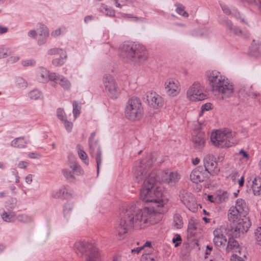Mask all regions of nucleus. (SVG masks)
<instances>
[{
  "label": "nucleus",
  "instance_id": "nucleus-1",
  "mask_svg": "<svg viewBox=\"0 0 261 261\" xmlns=\"http://www.w3.org/2000/svg\"><path fill=\"white\" fill-rule=\"evenodd\" d=\"M154 161L153 154H148L145 159L136 163L133 172L135 181L139 184L142 183L140 199L145 202H150L151 205L147 207L156 212V217H161V214L165 211L166 201L163 198L162 189L155 186L159 178L157 171L151 169Z\"/></svg>",
  "mask_w": 261,
  "mask_h": 261
},
{
  "label": "nucleus",
  "instance_id": "nucleus-2",
  "mask_svg": "<svg viewBox=\"0 0 261 261\" xmlns=\"http://www.w3.org/2000/svg\"><path fill=\"white\" fill-rule=\"evenodd\" d=\"M156 212L153 208L147 207L139 208L135 203L127 205L115 227L114 233L117 239L121 240L125 238L128 230L132 227L141 229L149 224L158 222L161 217H156Z\"/></svg>",
  "mask_w": 261,
  "mask_h": 261
},
{
  "label": "nucleus",
  "instance_id": "nucleus-3",
  "mask_svg": "<svg viewBox=\"0 0 261 261\" xmlns=\"http://www.w3.org/2000/svg\"><path fill=\"white\" fill-rule=\"evenodd\" d=\"M207 79L213 93L218 98L224 99L233 95V85L219 71L208 72Z\"/></svg>",
  "mask_w": 261,
  "mask_h": 261
},
{
  "label": "nucleus",
  "instance_id": "nucleus-4",
  "mask_svg": "<svg viewBox=\"0 0 261 261\" xmlns=\"http://www.w3.org/2000/svg\"><path fill=\"white\" fill-rule=\"evenodd\" d=\"M120 55L123 58L132 60L136 63H143L148 58L145 47L136 43H125L120 47Z\"/></svg>",
  "mask_w": 261,
  "mask_h": 261
},
{
  "label": "nucleus",
  "instance_id": "nucleus-5",
  "mask_svg": "<svg viewBox=\"0 0 261 261\" xmlns=\"http://www.w3.org/2000/svg\"><path fill=\"white\" fill-rule=\"evenodd\" d=\"M73 250L79 256L84 257L85 261H100L98 249L90 242L77 241L73 244Z\"/></svg>",
  "mask_w": 261,
  "mask_h": 261
},
{
  "label": "nucleus",
  "instance_id": "nucleus-6",
  "mask_svg": "<svg viewBox=\"0 0 261 261\" xmlns=\"http://www.w3.org/2000/svg\"><path fill=\"white\" fill-rule=\"evenodd\" d=\"M235 136L236 133L228 129L217 130L212 133L211 141L217 147H229L235 143Z\"/></svg>",
  "mask_w": 261,
  "mask_h": 261
},
{
  "label": "nucleus",
  "instance_id": "nucleus-7",
  "mask_svg": "<svg viewBox=\"0 0 261 261\" xmlns=\"http://www.w3.org/2000/svg\"><path fill=\"white\" fill-rule=\"evenodd\" d=\"M143 114V109L139 98L133 97L127 102L125 115L132 121H137L141 118Z\"/></svg>",
  "mask_w": 261,
  "mask_h": 261
},
{
  "label": "nucleus",
  "instance_id": "nucleus-8",
  "mask_svg": "<svg viewBox=\"0 0 261 261\" xmlns=\"http://www.w3.org/2000/svg\"><path fill=\"white\" fill-rule=\"evenodd\" d=\"M248 210L245 201L243 199H238L236 202L235 206H232L229 208L228 219L229 221L234 222L239 218L246 216Z\"/></svg>",
  "mask_w": 261,
  "mask_h": 261
},
{
  "label": "nucleus",
  "instance_id": "nucleus-9",
  "mask_svg": "<svg viewBox=\"0 0 261 261\" xmlns=\"http://www.w3.org/2000/svg\"><path fill=\"white\" fill-rule=\"evenodd\" d=\"M243 217V218H239L234 222H233L232 226H227L228 229L230 230V235L237 238L240 236L241 232L244 233L248 231L251 226V223L248 218L245 216Z\"/></svg>",
  "mask_w": 261,
  "mask_h": 261
},
{
  "label": "nucleus",
  "instance_id": "nucleus-10",
  "mask_svg": "<svg viewBox=\"0 0 261 261\" xmlns=\"http://www.w3.org/2000/svg\"><path fill=\"white\" fill-rule=\"evenodd\" d=\"M204 85L198 82H194L187 92L188 98L193 101H201L206 98Z\"/></svg>",
  "mask_w": 261,
  "mask_h": 261
},
{
  "label": "nucleus",
  "instance_id": "nucleus-11",
  "mask_svg": "<svg viewBox=\"0 0 261 261\" xmlns=\"http://www.w3.org/2000/svg\"><path fill=\"white\" fill-rule=\"evenodd\" d=\"M102 81L109 96L112 99H116L119 95V92L114 77L110 74H105Z\"/></svg>",
  "mask_w": 261,
  "mask_h": 261
},
{
  "label": "nucleus",
  "instance_id": "nucleus-12",
  "mask_svg": "<svg viewBox=\"0 0 261 261\" xmlns=\"http://www.w3.org/2000/svg\"><path fill=\"white\" fill-rule=\"evenodd\" d=\"M157 176L159 178L158 181L167 184L171 187L174 186L180 178V176L177 172L168 171H161L160 174L157 173Z\"/></svg>",
  "mask_w": 261,
  "mask_h": 261
},
{
  "label": "nucleus",
  "instance_id": "nucleus-13",
  "mask_svg": "<svg viewBox=\"0 0 261 261\" xmlns=\"http://www.w3.org/2000/svg\"><path fill=\"white\" fill-rule=\"evenodd\" d=\"M204 171L207 173L214 175L219 172V169L217 167V163L215 156L211 154H207L203 159Z\"/></svg>",
  "mask_w": 261,
  "mask_h": 261
},
{
  "label": "nucleus",
  "instance_id": "nucleus-14",
  "mask_svg": "<svg viewBox=\"0 0 261 261\" xmlns=\"http://www.w3.org/2000/svg\"><path fill=\"white\" fill-rule=\"evenodd\" d=\"M227 227L226 228L225 226H221L220 228L216 229L213 234L214 238L213 239V242L215 246L221 247H224L227 243V239L224 236L226 232Z\"/></svg>",
  "mask_w": 261,
  "mask_h": 261
},
{
  "label": "nucleus",
  "instance_id": "nucleus-15",
  "mask_svg": "<svg viewBox=\"0 0 261 261\" xmlns=\"http://www.w3.org/2000/svg\"><path fill=\"white\" fill-rule=\"evenodd\" d=\"M208 177L207 173H206L203 168L199 166L193 170L190 174L191 180L195 184H198L203 181Z\"/></svg>",
  "mask_w": 261,
  "mask_h": 261
},
{
  "label": "nucleus",
  "instance_id": "nucleus-16",
  "mask_svg": "<svg viewBox=\"0 0 261 261\" xmlns=\"http://www.w3.org/2000/svg\"><path fill=\"white\" fill-rule=\"evenodd\" d=\"M166 93L169 96H175L179 92L178 82L173 79H169L165 82Z\"/></svg>",
  "mask_w": 261,
  "mask_h": 261
},
{
  "label": "nucleus",
  "instance_id": "nucleus-17",
  "mask_svg": "<svg viewBox=\"0 0 261 261\" xmlns=\"http://www.w3.org/2000/svg\"><path fill=\"white\" fill-rule=\"evenodd\" d=\"M148 105L154 109L162 107L164 104L163 98L156 93L151 92L147 96Z\"/></svg>",
  "mask_w": 261,
  "mask_h": 261
},
{
  "label": "nucleus",
  "instance_id": "nucleus-18",
  "mask_svg": "<svg viewBox=\"0 0 261 261\" xmlns=\"http://www.w3.org/2000/svg\"><path fill=\"white\" fill-rule=\"evenodd\" d=\"M71 170L69 169H64L62 170V173L64 176L69 181H72L74 179L73 172H75L79 174H83V171L81 167L76 164L74 163L70 166Z\"/></svg>",
  "mask_w": 261,
  "mask_h": 261
},
{
  "label": "nucleus",
  "instance_id": "nucleus-19",
  "mask_svg": "<svg viewBox=\"0 0 261 261\" xmlns=\"http://www.w3.org/2000/svg\"><path fill=\"white\" fill-rule=\"evenodd\" d=\"M180 199L181 202L189 210L193 212L197 211V203L195 202V199L191 193H186L184 194H182V196L180 197Z\"/></svg>",
  "mask_w": 261,
  "mask_h": 261
},
{
  "label": "nucleus",
  "instance_id": "nucleus-20",
  "mask_svg": "<svg viewBox=\"0 0 261 261\" xmlns=\"http://www.w3.org/2000/svg\"><path fill=\"white\" fill-rule=\"evenodd\" d=\"M50 76L51 81L59 84L64 90L70 89L71 83L66 77L56 73H53Z\"/></svg>",
  "mask_w": 261,
  "mask_h": 261
},
{
  "label": "nucleus",
  "instance_id": "nucleus-21",
  "mask_svg": "<svg viewBox=\"0 0 261 261\" xmlns=\"http://www.w3.org/2000/svg\"><path fill=\"white\" fill-rule=\"evenodd\" d=\"M238 92L244 97L249 96L254 98L260 95L259 93L254 92L252 86L249 84L240 85Z\"/></svg>",
  "mask_w": 261,
  "mask_h": 261
},
{
  "label": "nucleus",
  "instance_id": "nucleus-22",
  "mask_svg": "<svg viewBox=\"0 0 261 261\" xmlns=\"http://www.w3.org/2000/svg\"><path fill=\"white\" fill-rule=\"evenodd\" d=\"M93 150L91 149L90 146L89 145V152L91 154L92 156H93L95 152H96V164H97V174H98L99 172V168L101 164V152L100 150V147L99 145L97 143V141L93 142Z\"/></svg>",
  "mask_w": 261,
  "mask_h": 261
},
{
  "label": "nucleus",
  "instance_id": "nucleus-23",
  "mask_svg": "<svg viewBox=\"0 0 261 261\" xmlns=\"http://www.w3.org/2000/svg\"><path fill=\"white\" fill-rule=\"evenodd\" d=\"M220 22L226 28V30L229 33H232L234 35L238 36L242 35V30L238 27L234 26L232 22L226 18L220 19Z\"/></svg>",
  "mask_w": 261,
  "mask_h": 261
},
{
  "label": "nucleus",
  "instance_id": "nucleus-24",
  "mask_svg": "<svg viewBox=\"0 0 261 261\" xmlns=\"http://www.w3.org/2000/svg\"><path fill=\"white\" fill-rule=\"evenodd\" d=\"M39 39L38 44L39 45L44 44L47 40V38L49 36V32L48 28L44 24H39Z\"/></svg>",
  "mask_w": 261,
  "mask_h": 261
},
{
  "label": "nucleus",
  "instance_id": "nucleus-25",
  "mask_svg": "<svg viewBox=\"0 0 261 261\" xmlns=\"http://www.w3.org/2000/svg\"><path fill=\"white\" fill-rule=\"evenodd\" d=\"M205 134L202 132H199L196 135L193 136L192 142L194 147L198 150L203 149L205 144Z\"/></svg>",
  "mask_w": 261,
  "mask_h": 261
},
{
  "label": "nucleus",
  "instance_id": "nucleus-26",
  "mask_svg": "<svg viewBox=\"0 0 261 261\" xmlns=\"http://www.w3.org/2000/svg\"><path fill=\"white\" fill-rule=\"evenodd\" d=\"M53 72H49L46 68H39L37 72V79L40 82L45 83L51 81L50 75Z\"/></svg>",
  "mask_w": 261,
  "mask_h": 261
},
{
  "label": "nucleus",
  "instance_id": "nucleus-27",
  "mask_svg": "<svg viewBox=\"0 0 261 261\" xmlns=\"http://www.w3.org/2000/svg\"><path fill=\"white\" fill-rule=\"evenodd\" d=\"M28 141L23 137H18L14 139L11 142V146L18 148L26 147Z\"/></svg>",
  "mask_w": 261,
  "mask_h": 261
},
{
  "label": "nucleus",
  "instance_id": "nucleus-28",
  "mask_svg": "<svg viewBox=\"0 0 261 261\" xmlns=\"http://www.w3.org/2000/svg\"><path fill=\"white\" fill-rule=\"evenodd\" d=\"M252 189L254 195L261 194V178L255 177L252 181Z\"/></svg>",
  "mask_w": 261,
  "mask_h": 261
},
{
  "label": "nucleus",
  "instance_id": "nucleus-29",
  "mask_svg": "<svg viewBox=\"0 0 261 261\" xmlns=\"http://www.w3.org/2000/svg\"><path fill=\"white\" fill-rule=\"evenodd\" d=\"M240 247L238 242L233 238L228 239L227 242V246L226 248V251L227 252H234L236 250Z\"/></svg>",
  "mask_w": 261,
  "mask_h": 261
},
{
  "label": "nucleus",
  "instance_id": "nucleus-30",
  "mask_svg": "<svg viewBox=\"0 0 261 261\" xmlns=\"http://www.w3.org/2000/svg\"><path fill=\"white\" fill-rule=\"evenodd\" d=\"M68 190L65 187H62L57 191L54 192L52 194V196L55 198H59L62 197H66V195L67 194Z\"/></svg>",
  "mask_w": 261,
  "mask_h": 261
},
{
  "label": "nucleus",
  "instance_id": "nucleus-31",
  "mask_svg": "<svg viewBox=\"0 0 261 261\" xmlns=\"http://www.w3.org/2000/svg\"><path fill=\"white\" fill-rule=\"evenodd\" d=\"M15 216V214L14 212L7 213L4 212L1 214L2 219L7 222H11L14 221V218Z\"/></svg>",
  "mask_w": 261,
  "mask_h": 261
},
{
  "label": "nucleus",
  "instance_id": "nucleus-32",
  "mask_svg": "<svg viewBox=\"0 0 261 261\" xmlns=\"http://www.w3.org/2000/svg\"><path fill=\"white\" fill-rule=\"evenodd\" d=\"M174 226L177 228L179 229L182 227L183 222L182 217L179 214H176L174 215Z\"/></svg>",
  "mask_w": 261,
  "mask_h": 261
},
{
  "label": "nucleus",
  "instance_id": "nucleus-33",
  "mask_svg": "<svg viewBox=\"0 0 261 261\" xmlns=\"http://www.w3.org/2000/svg\"><path fill=\"white\" fill-rule=\"evenodd\" d=\"M16 219L20 222L22 223H29L33 221L32 216L25 215L20 214L17 216Z\"/></svg>",
  "mask_w": 261,
  "mask_h": 261
},
{
  "label": "nucleus",
  "instance_id": "nucleus-34",
  "mask_svg": "<svg viewBox=\"0 0 261 261\" xmlns=\"http://www.w3.org/2000/svg\"><path fill=\"white\" fill-rule=\"evenodd\" d=\"M233 253V254H236L239 259H244L246 258L247 253L245 249L240 246Z\"/></svg>",
  "mask_w": 261,
  "mask_h": 261
},
{
  "label": "nucleus",
  "instance_id": "nucleus-35",
  "mask_svg": "<svg viewBox=\"0 0 261 261\" xmlns=\"http://www.w3.org/2000/svg\"><path fill=\"white\" fill-rule=\"evenodd\" d=\"M176 12L179 15L184 17H188L189 16L188 13L185 10V7L180 4H176Z\"/></svg>",
  "mask_w": 261,
  "mask_h": 261
},
{
  "label": "nucleus",
  "instance_id": "nucleus-36",
  "mask_svg": "<svg viewBox=\"0 0 261 261\" xmlns=\"http://www.w3.org/2000/svg\"><path fill=\"white\" fill-rule=\"evenodd\" d=\"M29 97L33 100H37L40 98L42 96V93L40 91L34 89L31 91L29 94Z\"/></svg>",
  "mask_w": 261,
  "mask_h": 261
},
{
  "label": "nucleus",
  "instance_id": "nucleus-37",
  "mask_svg": "<svg viewBox=\"0 0 261 261\" xmlns=\"http://www.w3.org/2000/svg\"><path fill=\"white\" fill-rule=\"evenodd\" d=\"M73 105V114L75 119L81 113V106L79 105V103L76 101H73L72 103Z\"/></svg>",
  "mask_w": 261,
  "mask_h": 261
},
{
  "label": "nucleus",
  "instance_id": "nucleus-38",
  "mask_svg": "<svg viewBox=\"0 0 261 261\" xmlns=\"http://www.w3.org/2000/svg\"><path fill=\"white\" fill-rule=\"evenodd\" d=\"M62 56H63V57L61 56L60 58L54 59L52 61L53 64L56 66H60L63 65L64 63V59L66 58L67 55L65 53L64 55H62Z\"/></svg>",
  "mask_w": 261,
  "mask_h": 261
},
{
  "label": "nucleus",
  "instance_id": "nucleus-39",
  "mask_svg": "<svg viewBox=\"0 0 261 261\" xmlns=\"http://www.w3.org/2000/svg\"><path fill=\"white\" fill-rule=\"evenodd\" d=\"M11 50L8 47L0 48V59L4 58L11 55Z\"/></svg>",
  "mask_w": 261,
  "mask_h": 261
},
{
  "label": "nucleus",
  "instance_id": "nucleus-40",
  "mask_svg": "<svg viewBox=\"0 0 261 261\" xmlns=\"http://www.w3.org/2000/svg\"><path fill=\"white\" fill-rule=\"evenodd\" d=\"M65 53L64 50H63L62 48H53L49 49L47 51L48 55H53L56 54L60 55V56H62Z\"/></svg>",
  "mask_w": 261,
  "mask_h": 261
},
{
  "label": "nucleus",
  "instance_id": "nucleus-41",
  "mask_svg": "<svg viewBox=\"0 0 261 261\" xmlns=\"http://www.w3.org/2000/svg\"><path fill=\"white\" fill-rule=\"evenodd\" d=\"M16 85L20 88H26L28 86L27 82L23 78L21 77H18L16 79Z\"/></svg>",
  "mask_w": 261,
  "mask_h": 261
},
{
  "label": "nucleus",
  "instance_id": "nucleus-42",
  "mask_svg": "<svg viewBox=\"0 0 261 261\" xmlns=\"http://www.w3.org/2000/svg\"><path fill=\"white\" fill-rule=\"evenodd\" d=\"M228 197V194L226 192H224L221 194L217 195L215 197L216 201L218 202H222L225 201Z\"/></svg>",
  "mask_w": 261,
  "mask_h": 261
},
{
  "label": "nucleus",
  "instance_id": "nucleus-43",
  "mask_svg": "<svg viewBox=\"0 0 261 261\" xmlns=\"http://www.w3.org/2000/svg\"><path fill=\"white\" fill-rule=\"evenodd\" d=\"M57 116L61 121L67 119L66 114L64 110L62 108H59L57 109Z\"/></svg>",
  "mask_w": 261,
  "mask_h": 261
},
{
  "label": "nucleus",
  "instance_id": "nucleus-44",
  "mask_svg": "<svg viewBox=\"0 0 261 261\" xmlns=\"http://www.w3.org/2000/svg\"><path fill=\"white\" fill-rule=\"evenodd\" d=\"M77 148H78V154L80 158L82 160H86L87 158V155L84 150L81 149V145L78 144L77 145Z\"/></svg>",
  "mask_w": 261,
  "mask_h": 261
},
{
  "label": "nucleus",
  "instance_id": "nucleus-45",
  "mask_svg": "<svg viewBox=\"0 0 261 261\" xmlns=\"http://www.w3.org/2000/svg\"><path fill=\"white\" fill-rule=\"evenodd\" d=\"M255 238L258 245H261V227H258L255 231Z\"/></svg>",
  "mask_w": 261,
  "mask_h": 261
},
{
  "label": "nucleus",
  "instance_id": "nucleus-46",
  "mask_svg": "<svg viewBox=\"0 0 261 261\" xmlns=\"http://www.w3.org/2000/svg\"><path fill=\"white\" fill-rule=\"evenodd\" d=\"M143 261H154V256L149 253L143 254L141 258Z\"/></svg>",
  "mask_w": 261,
  "mask_h": 261
},
{
  "label": "nucleus",
  "instance_id": "nucleus-47",
  "mask_svg": "<svg viewBox=\"0 0 261 261\" xmlns=\"http://www.w3.org/2000/svg\"><path fill=\"white\" fill-rule=\"evenodd\" d=\"M62 122L64 123L66 130L68 132H71L73 127V123L71 122L68 121L67 119Z\"/></svg>",
  "mask_w": 261,
  "mask_h": 261
},
{
  "label": "nucleus",
  "instance_id": "nucleus-48",
  "mask_svg": "<svg viewBox=\"0 0 261 261\" xmlns=\"http://www.w3.org/2000/svg\"><path fill=\"white\" fill-rule=\"evenodd\" d=\"M65 30V28H59L55 31H53L51 33V36L53 37H57L60 36L62 32L64 31Z\"/></svg>",
  "mask_w": 261,
  "mask_h": 261
},
{
  "label": "nucleus",
  "instance_id": "nucleus-49",
  "mask_svg": "<svg viewBox=\"0 0 261 261\" xmlns=\"http://www.w3.org/2000/svg\"><path fill=\"white\" fill-rule=\"evenodd\" d=\"M21 64L23 66H33L35 65L36 61L34 60H28L22 61Z\"/></svg>",
  "mask_w": 261,
  "mask_h": 261
},
{
  "label": "nucleus",
  "instance_id": "nucleus-50",
  "mask_svg": "<svg viewBox=\"0 0 261 261\" xmlns=\"http://www.w3.org/2000/svg\"><path fill=\"white\" fill-rule=\"evenodd\" d=\"M72 205L69 203H66L64 208V215H66L72 210Z\"/></svg>",
  "mask_w": 261,
  "mask_h": 261
},
{
  "label": "nucleus",
  "instance_id": "nucleus-51",
  "mask_svg": "<svg viewBox=\"0 0 261 261\" xmlns=\"http://www.w3.org/2000/svg\"><path fill=\"white\" fill-rule=\"evenodd\" d=\"M95 132H93L91 134L89 138V145L90 146V148L93 150V142H94V138L95 136Z\"/></svg>",
  "mask_w": 261,
  "mask_h": 261
},
{
  "label": "nucleus",
  "instance_id": "nucleus-52",
  "mask_svg": "<svg viewBox=\"0 0 261 261\" xmlns=\"http://www.w3.org/2000/svg\"><path fill=\"white\" fill-rule=\"evenodd\" d=\"M29 163L25 161H20L18 163L17 167L20 169H25L28 166Z\"/></svg>",
  "mask_w": 261,
  "mask_h": 261
},
{
  "label": "nucleus",
  "instance_id": "nucleus-53",
  "mask_svg": "<svg viewBox=\"0 0 261 261\" xmlns=\"http://www.w3.org/2000/svg\"><path fill=\"white\" fill-rule=\"evenodd\" d=\"M105 14L107 16L112 17L115 16V11L112 9L108 8L106 9Z\"/></svg>",
  "mask_w": 261,
  "mask_h": 261
},
{
  "label": "nucleus",
  "instance_id": "nucleus-54",
  "mask_svg": "<svg viewBox=\"0 0 261 261\" xmlns=\"http://www.w3.org/2000/svg\"><path fill=\"white\" fill-rule=\"evenodd\" d=\"M239 176V173L237 171H233L229 174V177L232 180L235 181L236 178Z\"/></svg>",
  "mask_w": 261,
  "mask_h": 261
},
{
  "label": "nucleus",
  "instance_id": "nucleus-55",
  "mask_svg": "<svg viewBox=\"0 0 261 261\" xmlns=\"http://www.w3.org/2000/svg\"><path fill=\"white\" fill-rule=\"evenodd\" d=\"M19 56H11L8 59V62L10 63H14L19 60Z\"/></svg>",
  "mask_w": 261,
  "mask_h": 261
},
{
  "label": "nucleus",
  "instance_id": "nucleus-56",
  "mask_svg": "<svg viewBox=\"0 0 261 261\" xmlns=\"http://www.w3.org/2000/svg\"><path fill=\"white\" fill-rule=\"evenodd\" d=\"M221 8L223 11L227 15L230 14L232 13L229 8L226 5H221Z\"/></svg>",
  "mask_w": 261,
  "mask_h": 261
},
{
  "label": "nucleus",
  "instance_id": "nucleus-57",
  "mask_svg": "<svg viewBox=\"0 0 261 261\" xmlns=\"http://www.w3.org/2000/svg\"><path fill=\"white\" fill-rule=\"evenodd\" d=\"M28 35L33 38H36L37 36V33L35 30H32L28 32Z\"/></svg>",
  "mask_w": 261,
  "mask_h": 261
},
{
  "label": "nucleus",
  "instance_id": "nucleus-58",
  "mask_svg": "<svg viewBox=\"0 0 261 261\" xmlns=\"http://www.w3.org/2000/svg\"><path fill=\"white\" fill-rule=\"evenodd\" d=\"M25 180L28 184H31L32 182V175L31 174H28L25 177Z\"/></svg>",
  "mask_w": 261,
  "mask_h": 261
},
{
  "label": "nucleus",
  "instance_id": "nucleus-59",
  "mask_svg": "<svg viewBox=\"0 0 261 261\" xmlns=\"http://www.w3.org/2000/svg\"><path fill=\"white\" fill-rule=\"evenodd\" d=\"M233 15L237 19H240L242 21L245 22V20L243 18L242 19L241 14L239 12H234L232 13Z\"/></svg>",
  "mask_w": 261,
  "mask_h": 261
},
{
  "label": "nucleus",
  "instance_id": "nucleus-60",
  "mask_svg": "<svg viewBox=\"0 0 261 261\" xmlns=\"http://www.w3.org/2000/svg\"><path fill=\"white\" fill-rule=\"evenodd\" d=\"M108 8L107 6L103 4H101L99 8V11L102 13H105L106 9Z\"/></svg>",
  "mask_w": 261,
  "mask_h": 261
},
{
  "label": "nucleus",
  "instance_id": "nucleus-61",
  "mask_svg": "<svg viewBox=\"0 0 261 261\" xmlns=\"http://www.w3.org/2000/svg\"><path fill=\"white\" fill-rule=\"evenodd\" d=\"M230 261H244L243 259H239L236 254H232L231 258Z\"/></svg>",
  "mask_w": 261,
  "mask_h": 261
},
{
  "label": "nucleus",
  "instance_id": "nucleus-62",
  "mask_svg": "<svg viewBox=\"0 0 261 261\" xmlns=\"http://www.w3.org/2000/svg\"><path fill=\"white\" fill-rule=\"evenodd\" d=\"M143 249V247H137L136 248L132 249V252L138 254Z\"/></svg>",
  "mask_w": 261,
  "mask_h": 261
},
{
  "label": "nucleus",
  "instance_id": "nucleus-63",
  "mask_svg": "<svg viewBox=\"0 0 261 261\" xmlns=\"http://www.w3.org/2000/svg\"><path fill=\"white\" fill-rule=\"evenodd\" d=\"M211 109V105L210 103H205L202 106L201 109L202 110L208 111Z\"/></svg>",
  "mask_w": 261,
  "mask_h": 261
},
{
  "label": "nucleus",
  "instance_id": "nucleus-64",
  "mask_svg": "<svg viewBox=\"0 0 261 261\" xmlns=\"http://www.w3.org/2000/svg\"><path fill=\"white\" fill-rule=\"evenodd\" d=\"M239 154L240 155H242L243 156L244 158H246V159H248V157H249V155L248 153H247L244 150L242 149L240 151H239Z\"/></svg>",
  "mask_w": 261,
  "mask_h": 261
}]
</instances>
